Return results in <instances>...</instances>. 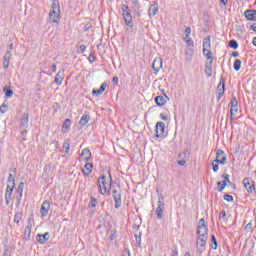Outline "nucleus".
Masks as SVG:
<instances>
[{"label":"nucleus","instance_id":"f257e3e1","mask_svg":"<svg viewBox=\"0 0 256 256\" xmlns=\"http://www.w3.org/2000/svg\"><path fill=\"white\" fill-rule=\"evenodd\" d=\"M124 23L128 28L130 33H133V16L131 15V10L129 9L128 5L122 4L121 5Z\"/></svg>","mask_w":256,"mask_h":256},{"label":"nucleus","instance_id":"f03ea898","mask_svg":"<svg viewBox=\"0 0 256 256\" xmlns=\"http://www.w3.org/2000/svg\"><path fill=\"white\" fill-rule=\"evenodd\" d=\"M14 189H15V178H13V174H9V177L7 179L6 193H5L6 205H9V203H11Z\"/></svg>","mask_w":256,"mask_h":256},{"label":"nucleus","instance_id":"7ed1b4c3","mask_svg":"<svg viewBox=\"0 0 256 256\" xmlns=\"http://www.w3.org/2000/svg\"><path fill=\"white\" fill-rule=\"evenodd\" d=\"M196 233H197L198 236L209 237V229L207 228V223H205V219L204 218H201L199 220Z\"/></svg>","mask_w":256,"mask_h":256},{"label":"nucleus","instance_id":"20e7f679","mask_svg":"<svg viewBox=\"0 0 256 256\" xmlns=\"http://www.w3.org/2000/svg\"><path fill=\"white\" fill-rule=\"evenodd\" d=\"M163 211H165V198L161 195L158 198V207L156 208L157 219H163Z\"/></svg>","mask_w":256,"mask_h":256},{"label":"nucleus","instance_id":"39448f33","mask_svg":"<svg viewBox=\"0 0 256 256\" xmlns=\"http://www.w3.org/2000/svg\"><path fill=\"white\" fill-rule=\"evenodd\" d=\"M107 177L102 175L98 178L99 191L101 195H105L107 193V189H109V183L106 181Z\"/></svg>","mask_w":256,"mask_h":256},{"label":"nucleus","instance_id":"423d86ee","mask_svg":"<svg viewBox=\"0 0 256 256\" xmlns=\"http://www.w3.org/2000/svg\"><path fill=\"white\" fill-rule=\"evenodd\" d=\"M33 225H35V220H33V218H29L27 220V226L25 227V230H24L25 241L31 240V229H33Z\"/></svg>","mask_w":256,"mask_h":256},{"label":"nucleus","instance_id":"0eeeda50","mask_svg":"<svg viewBox=\"0 0 256 256\" xmlns=\"http://www.w3.org/2000/svg\"><path fill=\"white\" fill-rule=\"evenodd\" d=\"M214 163H219L220 165H227V156L225 155V151L221 149L217 150Z\"/></svg>","mask_w":256,"mask_h":256},{"label":"nucleus","instance_id":"6e6552de","mask_svg":"<svg viewBox=\"0 0 256 256\" xmlns=\"http://www.w3.org/2000/svg\"><path fill=\"white\" fill-rule=\"evenodd\" d=\"M112 193H113V199H114V207L115 209H119V207H121V203H122V200H121V191H118L117 189L115 188H112Z\"/></svg>","mask_w":256,"mask_h":256},{"label":"nucleus","instance_id":"1a4fd4ad","mask_svg":"<svg viewBox=\"0 0 256 256\" xmlns=\"http://www.w3.org/2000/svg\"><path fill=\"white\" fill-rule=\"evenodd\" d=\"M165 135V122L156 123V139H161Z\"/></svg>","mask_w":256,"mask_h":256},{"label":"nucleus","instance_id":"9d476101","mask_svg":"<svg viewBox=\"0 0 256 256\" xmlns=\"http://www.w3.org/2000/svg\"><path fill=\"white\" fill-rule=\"evenodd\" d=\"M49 21L52 25H59V21H61V12H50Z\"/></svg>","mask_w":256,"mask_h":256},{"label":"nucleus","instance_id":"9b49d317","mask_svg":"<svg viewBox=\"0 0 256 256\" xmlns=\"http://www.w3.org/2000/svg\"><path fill=\"white\" fill-rule=\"evenodd\" d=\"M49 239H51V234L49 232L36 235V241H38L39 245H45Z\"/></svg>","mask_w":256,"mask_h":256},{"label":"nucleus","instance_id":"f8f14e48","mask_svg":"<svg viewBox=\"0 0 256 256\" xmlns=\"http://www.w3.org/2000/svg\"><path fill=\"white\" fill-rule=\"evenodd\" d=\"M218 91V99H221L225 95V78L223 76L220 77V82L217 86Z\"/></svg>","mask_w":256,"mask_h":256},{"label":"nucleus","instance_id":"ddd939ff","mask_svg":"<svg viewBox=\"0 0 256 256\" xmlns=\"http://www.w3.org/2000/svg\"><path fill=\"white\" fill-rule=\"evenodd\" d=\"M162 68H163V59L155 58L152 63V69L155 71V73H159V71H161Z\"/></svg>","mask_w":256,"mask_h":256},{"label":"nucleus","instance_id":"4468645a","mask_svg":"<svg viewBox=\"0 0 256 256\" xmlns=\"http://www.w3.org/2000/svg\"><path fill=\"white\" fill-rule=\"evenodd\" d=\"M49 209H51V204L49 203V201H44L40 208V213L42 217H47V215H49Z\"/></svg>","mask_w":256,"mask_h":256},{"label":"nucleus","instance_id":"2eb2a0df","mask_svg":"<svg viewBox=\"0 0 256 256\" xmlns=\"http://www.w3.org/2000/svg\"><path fill=\"white\" fill-rule=\"evenodd\" d=\"M11 57H13V54L10 50H7L3 57V69H9V62L11 61Z\"/></svg>","mask_w":256,"mask_h":256},{"label":"nucleus","instance_id":"dca6fc26","mask_svg":"<svg viewBox=\"0 0 256 256\" xmlns=\"http://www.w3.org/2000/svg\"><path fill=\"white\" fill-rule=\"evenodd\" d=\"M167 101H169V98L167 95L165 96L159 95L155 97V103L158 107H163V105H165Z\"/></svg>","mask_w":256,"mask_h":256},{"label":"nucleus","instance_id":"f3484780","mask_svg":"<svg viewBox=\"0 0 256 256\" xmlns=\"http://www.w3.org/2000/svg\"><path fill=\"white\" fill-rule=\"evenodd\" d=\"M105 89H107V82H103L99 89H93L92 95L94 97H99L101 94L105 93Z\"/></svg>","mask_w":256,"mask_h":256},{"label":"nucleus","instance_id":"a211bd4d","mask_svg":"<svg viewBox=\"0 0 256 256\" xmlns=\"http://www.w3.org/2000/svg\"><path fill=\"white\" fill-rule=\"evenodd\" d=\"M247 21H256V10L249 9L244 12Z\"/></svg>","mask_w":256,"mask_h":256},{"label":"nucleus","instance_id":"6ab92c4d","mask_svg":"<svg viewBox=\"0 0 256 256\" xmlns=\"http://www.w3.org/2000/svg\"><path fill=\"white\" fill-rule=\"evenodd\" d=\"M28 127H29V113H24L20 123V129H28Z\"/></svg>","mask_w":256,"mask_h":256},{"label":"nucleus","instance_id":"aec40b11","mask_svg":"<svg viewBox=\"0 0 256 256\" xmlns=\"http://www.w3.org/2000/svg\"><path fill=\"white\" fill-rule=\"evenodd\" d=\"M63 79H65V73L63 71H59L54 79V83L56 85H61L63 83Z\"/></svg>","mask_w":256,"mask_h":256},{"label":"nucleus","instance_id":"412c9836","mask_svg":"<svg viewBox=\"0 0 256 256\" xmlns=\"http://www.w3.org/2000/svg\"><path fill=\"white\" fill-rule=\"evenodd\" d=\"M206 247H207V243L196 242V253H198V255H201L205 251Z\"/></svg>","mask_w":256,"mask_h":256},{"label":"nucleus","instance_id":"4be33fe9","mask_svg":"<svg viewBox=\"0 0 256 256\" xmlns=\"http://www.w3.org/2000/svg\"><path fill=\"white\" fill-rule=\"evenodd\" d=\"M205 73H206L207 77H211V75H213V62L206 61Z\"/></svg>","mask_w":256,"mask_h":256},{"label":"nucleus","instance_id":"5701e85b","mask_svg":"<svg viewBox=\"0 0 256 256\" xmlns=\"http://www.w3.org/2000/svg\"><path fill=\"white\" fill-rule=\"evenodd\" d=\"M92 171H93V164H91V163H86L84 166V169L82 170L83 174L86 177H89V175H91Z\"/></svg>","mask_w":256,"mask_h":256},{"label":"nucleus","instance_id":"b1692460","mask_svg":"<svg viewBox=\"0 0 256 256\" xmlns=\"http://www.w3.org/2000/svg\"><path fill=\"white\" fill-rule=\"evenodd\" d=\"M203 55L204 57H206V61H211V63H213V60L215 59L213 57V52H211V49H203Z\"/></svg>","mask_w":256,"mask_h":256},{"label":"nucleus","instance_id":"393cba45","mask_svg":"<svg viewBox=\"0 0 256 256\" xmlns=\"http://www.w3.org/2000/svg\"><path fill=\"white\" fill-rule=\"evenodd\" d=\"M139 0H132L131 9L136 13L137 17L141 16V12H139Z\"/></svg>","mask_w":256,"mask_h":256},{"label":"nucleus","instance_id":"a878e982","mask_svg":"<svg viewBox=\"0 0 256 256\" xmlns=\"http://www.w3.org/2000/svg\"><path fill=\"white\" fill-rule=\"evenodd\" d=\"M50 12L61 13V5L59 4V0L52 1V9Z\"/></svg>","mask_w":256,"mask_h":256},{"label":"nucleus","instance_id":"bb28decb","mask_svg":"<svg viewBox=\"0 0 256 256\" xmlns=\"http://www.w3.org/2000/svg\"><path fill=\"white\" fill-rule=\"evenodd\" d=\"M90 120L91 116L89 114H84L79 121V125H81V127H85Z\"/></svg>","mask_w":256,"mask_h":256},{"label":"nucleus","instance_id":"cd10ccee","mask_svg":"<svg viewBox=\"0 0 256 256\" xmlns=\"http://www.w3.org/2000/svg\"><path fill=\"white\" fill-rule=\"evenodd\" d=\"M158 12H159L158 4L157 3L152 4L149 9V15H152V17H155V15H157Z\"/></svg>","mask_w":256,"mask_h":256},{"label":"nucleus","instance_id":"c85d7f7f","mask_svg":"<svg viewBox=\"0 0 256 256\" xmlns=\"http://www.w3.org/2000/svg\"><path fill=\"white\" fill-rule=\"evenodd\" d=\"M69 129H71V119H66L62 124V131L63 133H67Z\"/></svg>","mask_w":256,"mask_h":256},{"label":"nucleus","instance_id":"c756f323","mask_svg":"<svg viewBox=\"0 0 256 256\" xmlns=\"http://www.w3.org/2000/svg\"><path fill=\"white\" fill-rule=\"evenodd\" d=\"M193 51H195V48L189 47L186 49V61L191 62L193 59Z\"/></svg>","mask_w":256,"mask_h":256},{"label":"nucleus","instance_id":"7c9ffc66","mask_svg":"<svg viewBox=\"0 0 256 256\" xmlns=\"http://www.w3.org/2000/svg\"><path fill=\"white\" fill-rule=\"evenodd\" d=\"M81 155L84 157V161H89V159H91V150H89V148H84Z\"/></svg>","mask_w":256,"mask_h":256},{"label":"nucleus","instance_id":"2f4dec72","mask_svg":"<svg viewBox=\"0 0 256 256\" xmlns=\"http://www.w3.org/2000/svg\"><path fill=\"white\" fill-rule=\"evenodd\" d=\"M239 113V106H231L230 108V121H233L235 119V115Z\"/></svg>","mask_w":256,"mask_h":256},{"label":"nucleus","instance_id":"473e14b6","mask_svg":"<svg viewBox=\"0 0 256 256\" xmlns=\"http://www.w3.org/2000/svg\"><path fill=\"white\" fill-rule=\"evenodd\" d=\"M203 49H211V36L204 38Z\"/></svg>","mask_w":256,"mask_h":256},{"label":"nucleus","instance_id":"72a5a7b5","mask_svg":"<svg viewBox=\"0 0 256 256\" xmlns=\"http://www.w3.org/2000/svg\"><path fill=\"white\" fill-rule=\"evenodd\" d=\"M71 149V141L69 139H66L63 143V150L65 153H69Z\"/></svg>","mask_w":256,"mask_h":256},{"label":"nucleus","instance_id":"f704fd0d","mask_svg":"<svg viewBox=\"0 0 256 256\" xmlns=\"http://www.w3.org/2000/svg\"><path fill=\"white\" fill-rule=\"evenodd\" d=\"M228 46L230 49H239V43H237V40L235 39L230 40Z\"/></svg>","mask_w":256,"mask_h":256},{"label":"nucleus","instance_id":"c9c22d12","mask_svg":"<svg viewBox=\"0 0 256 256\" xmlns=\"http://www.w3.org/2000/svg\"><path fill=\"white\" fill-rule=\"evenodd\" d=\"M3 93L5 94V97H13V91L7 86L3 88Z\"/></svg>","mask_w":256,"mask_h":256},{"label":"nucleus","instance_id":"e433bc0d","mask_svg":"<svg viewBox=\"0 0 256 256\" xmlns=\"http://www.w3.org/2000/svg\"><path fill=\"white\" fill-rule=\"evenodd\" d=\"M217 187H218V191L219 193H222V191L225 190V187H227V183L223 182V181H219L217 183Z\"/></svg>","mask_w":256,"mask_h":256},{"label":"nucleus","instance_id":"4c0bfd02","mask_svg":"<svg viewBox=\"0 0 256 256\" xmlns=\"http://www.w3.org/2000/svg\"><path fill=\"white\" fill-rule=\"evenodd\" d=\"M191 39V27H186L184 32V40Z\"/></svg>","mask_w":256,"mask_h":256},{"label":"nucleus","instance_id":"58836bf2","mask_svg":"<svg viewBox=\"0 0 256 256\" xmlns=\"http://www.w3.org/2000/svg\"><path fill=\"white\" fill-rule=\"evenodd\" d=\"M243 185L245 189H248V187H251L253 185V182L249 178H244L243 179Z\"/></svg>","mask_w":256,"mask_h":256},{"label":"nucleus","instance_id":"ea45409f","mask_svg":"<svg viewBox=\"0 0 256 256\" xmlns=\"http://www.w3.org/2000/svg\"><path fill=\"white\" fill-rule=\"evenodd\" d=\"M208 239H209V236H198L196 242H198V243H207Z\"/></svg>","mask_w":256,"mask_h":256},{"label":"nucleus","instance_id":"a19ab883","mask_svg":"<svg viewBox=\"0 0 256 256\" xmlns=\"http://www.w3.org/2000/svg\"><path fill=\"white\" fill-rule=\"evenodd\" d=\"M234 69H235L236 71H240V70H241V60L236 59V60L234 61Z\"/></svg>","mask_w":256,"mask_h":256},{"label":"nucleus","instance_id":"79ce46f5","mask_svg":"<svg viewBox=\"0 0 256 256\" xmlns=\"http://www.w3.org/2000/svg\"><path fill=\"white\" fill-rule=\"evenodd\" d=\"M252 185L249 186L248 188H246V191H248L249 193H255L256 188H255V182L251 181Z\"/></svg>","mask_w":256,"mask_h":256},{"label":"nucleus","instance_id":"37998d69","mask_svg":"<svg viewBox=\"0 0 256 256\" xmlns=\"http://www.w3.org/2000/svg\"><path fill=\"white\" fill-rule=\"evenodd\" d=\"M24 188H25V183L20 182V183H19V186H18L17 193L20 194V195H23V189H24Z\"/></svg>","mask_w":256,"mask_h":256},{"label":"nucleus","instance_id":"c03bdc74","mask_svg":"<svg viewBox=\"0 0 256 256\" xmlns=\"http://www.w3.org/2000/svg\"><path fill=\"white\" fill-rule=\"evenodd\" d=\"M109 174V184H108V187H109V190L115 188V186L113 185V176H111V172H108Z\"/></svg>","mask_w":256,"mask_h":256},{"label":"nucleus","instance_id":"a18cd8bd","mask_svg":"<svg viewBox=\"0 0 256 256\" xmlns=\"http://www.w3.org/2000/svg\"><path fill=\"white\" fill-rule=\"evenodd\" d=\"M211 241H212V245H214V246H212V248L214 250L217 249V238L213 234L211 235Z\"/></svg>","mask_w":256,"mask_h":256},{"label":"nucleus","instance_id":"49530a36","mask_svg":"<svg viewBox=\"0 0 256 256\" xmlns=\"http://www.w3.org/2000/svg\"><path fill=\"white\" fill-rule=\"evenodd\" d=\"M212 169L214 173H217V171H219V163L215 162V160H213L212 162Z\"/></svg>","mask_w":256,"mask_h":256},{"label":"nucleus","instance_id":"de8ad7c7","mask_svg":"<svg viewBox=\"0 0 256 256\" xmlns=\"http://www.w3.org/2000/svg\"><path fill=\"white\" fill-rule=\"evenodd\" d=\"M20 222H21V214L16 213L14 216V223H17V225H19Z\"/></svg>","mask_w":256,"mask_h":256},{"label":"nucleus","instance_id":"09e8293b","mask_svg":"<svg viewBox=\"0 0 256 256\" xmlns=\"http://www.w3.org/2000/svg\"><path fill=\"white\" fill-rule=\"evenodd\" d=\"M222 179H224L223 182H225L226 185H227V183H228L229 185H231V180L229 179V174H223V175H222Z\"/></svg>","mask_w":256,"mask_h":256},{"label":"nucleus","instance_id":"8fccbe9b","mask_svg":"<svg viewBox=\"0 0 256 256\" xmlns=\"http://www.w3.org/2000/svg\"><path fill=\"white\" fill-rule=\"evenodd\" d=\"M231 107H239V102L237 101V97H233L231 100Z\"/></svg>","mask_w":256,"mask_h":256},{"label":"nucleus","instance_id":"3c124183","mask_svg":"<svg viewBox=\"0 0 256 256\" xmlns=\"http://www.w3.org/2000/svg\"><path fill=\"white\" fill-rule=\"evenodd\" d=\"M184 41H185V43H186V45H187L188 48H189V47L194 48L193 39L187 38V40H184Z\"/></svg>","mask_w":256,"mask_h":256},{"label":"nucleus","instance_id":"603ef678","mask_svg":"<svg viewBox=\"0 0 256 256\" xmlns=\"http://www.w3.org/2000/svg\"><path fill=\"white\" fill-rule=\"evenodd\" d=\"M90 207H97V199H95V197L90 198Z\"/></svg>","mask_w":256,"mask_h":256},{"label":"nucleus","instance_id":"864d4df0","mask_svg":"<svg viewBox=\"0 0 256 256\" xmlns=\"http://www.w3.org/2000/svg\"><path fill=\"white\" fill-rule=\"evenodd\" d=\"M224 200L228 201V203H232L233 201V196L229 195V194H225L224 195Z\"/></svg>","mask_w":256,"mask_h":256},{"label":"nucleus","instance_id":"5fc2aeb1","mask_svg":"<svg viewBox=\"0 0 256 256\" xmlns=\"http://www.w3.org/2000/svg\"><path fill=\"white\" fill-rule=\"evenodd\" d=\"M0 113H7V104H2L0 106Z\"/></svg>","mask_w":256,"mask_h":256},{"label":"nucleus","instance_id":"6e6d98bb","mask_svg":"<svg viewBox=\"0 0 256 256\" xmlns=\"http://www.w3.org/2000/svg\"><path fill=\"white\" fill-rule=\"evenodd\" d=\"M88 60H89L90 63H95V56L92 53L89 54Z\"/></svg>","mask_w":256,"mask_h":256},{"label":"nucleus","instance_id":"4d7b16f0","mask_svg":"<svg viewBox=\"0 0 256 256\" xmlns=\"http://www.w3.org/2000/svg\"><path fill=\"white\" fill-rule=\"evenodd\" d=\"M245 229H246L247 231H253V224H252V223H248V224L246 225Z\"/></svg>","mask_w":256,"mask_h":256},{"label":"nucleus","instance_id":"13d9d810","mask_svg":"<svg viewBox=\"0 0 256 256\" xmlns=\"http://www.w3.org/2000/svg\"><path fill=\"white\" fill-rule=\"evenodd\" d=\"M87 49V46L85 44L80 45L79 51L80 53H85V50Z\"/></svg>","mask_w":256,"mask_h":256},{"label":"nucleus","instance_id":"bf43d9fd","mask_svg":"<svg viewBox=\"0 0 256 256\" xmlns=\"http://www.w3.org/2000/svg\"><path fill=\"white\" fill-rule=\"evenodd\" d=\"M187 155H189V152H184L183 154H179L178 157H179V159H185V157H187Z\"/></svg>","mask_w":256,"mask_h":256},{"label":"nucleus","instance_id":"052dcab7","mask_svg":"<svg viewBox=\"0 0 256 256\" xmlns=\"http://www.w3.org/2000/svg\"><path fill=\"white\" fill-rule=\"evenodd\" d=\"M177 163H178V165H180L181 167H183V166L186 165L187 161H185V160H178Z\"/></svg>","mask_w":256,"mask_h":256},{"label":"nucleus","instance_id":"680f3d73","mask_svg":"<svg viewBox=\"0 0 256 256\" xmlns=\"http://www.w3.org/2000/svg\"><path fill=\"white\" fill-rule=\"evenodd\" d=\"M220 217H222V219H225V217H227V213L225 212V210H222L220 212Z\"/></svg>","mask_w":256,"mask_h":256},{"label":"nucleus","instance_id":"e2e57ef3","mask_svg":"<svg viewBox=\"0 0 256 256\" xmlns=\"http://www.w3.org/2000/svg\"><path fill=\"white\" fill-rule=\"evenodd\" d=\"M172 256H179V252L177 251V248H174L172 250Z\"/></svg>","mask_w":256,"mask_h":256},{"label":"nucleus","instance_id":"0e129e2a","mask_svg":"<svg viewBox=\"0 0 256 256\" xmlns=\"http://www.w3.org/2000/svg\"><path fill=\"white\" fill-rule=\"evenodd\" d=\"M250 30H251V31H254V33H256V23H254V24H252V25L250 26Z\"/></svg>","mask_w":256,"mask_h":256},{"label":"nucleus","instance_id":"69168bd1","mask_svg":"<svg viewBox=\"0 0 256 256\" xmlns=\"http://www.w3.org/2000/svg\"><path fill=\"white\" fill-rule=\"evenodd\" d=\"M160 119H162V121H167V116H165L163 113H161Z\"/></svg>","mask_w":256,"mask_h":256},{"label":"nucleus","instance_id":"338daca9","mask_svg":"<svg viewBox=\"0 0 256 256\" xmlns=\"http://www.w3.org/2000/svg\"><path fill=\"white\" fill-rule=\"evenodd\" d=\"M21 135L22 137H25V135H27V129H22Z\"/></svg>","mask_w":256,"mask_h":256},{"label":"nucleus","instance_id":"774afa93","mask_svg":"<svg viewBox=\"0 0 256 256\" xmlns=\"http://www.w3.org/2000/svg\"><path fill=\"white\" fill-rule=\"evenodd\" d=\"M2 256H9V249H5Z\"/></svg>","mask_w":256,"mask_h":256}]
</instances>
